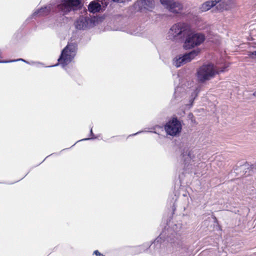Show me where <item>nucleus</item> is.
Returning a JSON list of instances; mask_svg holds the SVG:
<instances>
[{
	"mask_svg": "<svg viewBox=\"0 0 256 256\" xmlns=\"http://www.w3.org/2000/svg\"><path fill=\"white\" fill-rule=\"evenodd\" d=\"M228 64H225L222 66L218 64L208 63L200 66L197 72V78L200 82H204L214 78L216 74L226 72Z\"/></svg>",
	"mask_w": 256,
	"mask_h": 256,
	"instance_id": "nucleus-1",
	"label": "nucleus"
},
{
	"mask_svg": "<svg viewBox=\"0 0 256 256\" xmlns=\"http://www.w3.org/2000/svg\"><path fill=\"white\" fill-rule=\"evenodd\" d=\"M190 26L183 22H178L172 25L167 33L166 38L172 40H178L186 38L190 32Z\"/></svg>",
	"mask_w": 256,
	"mask_h": 256,
	"instance_id": "nucleus-2",
	"label": "nucleus"
},
{
	"mask_svg": "<svg viewBox=\"0 0 256 256\" xmlns=\"http://www.w3.org/2000/svg\"><path fill=\"white\" fill-rule=\"evenodd\" d=\"M205 39L203 34L194 32L190 28V32L185 38L183 47L186 50L198 47L204 43Z\"/></svg>",
	"mask_w": 256,
	"mask_h": 256,
	"instance_id": "nucleus-3",
	"label": "nucleus"
},
{
	"mask_svg": "<svg viewBox=\"0 0 256 256\" xmlns=\"http://www.w3.org/2000/svg\"><path fill=\"white\" fill-rule=\"evenodd\" d=\"M77 50L76 45L74 44H68L62 50L58 59V64L62 67L69 64L74 59Z\"/></svg>",
	"mask_w": 256,
	"mask_h": 256,
	"instance_id": "nucleus-4",
	"label": "nucleus"
},
{
	"mask_svg": "<svg viewBox=\"0 0 256 256\" xmlns=\"http://www.w3.org/2000/svg\"><path fill=\"white\" fill-rule=\"evenodd\" d=\"M81 6V0H61V3L58 5V10L64 14H66L72 10H75Z\"/></svg>",
	"mask_w": 256,
	"mask_h": 256,
	"instance_id": "nucleus-5",
	"label": "nucleus"
},
{
	"mask_svg": "<svg viewBox=\"0 0 256 256\" xmlns=\"http://www.w3.org/2000/svg\"><path fill=\"white\" fill-rule=\"evenodd\" d=\"M182 128L180 122L176 118L170 120L164 126L166 134L172 136L178 135L181 132Z\"/></svg>",
	"mask_w": 256,
	"mask_h": 256,
	"instance_id": "nucleus-6",
	"label": "nucleus"
},
{
	"mask_svg": "<svg viewBox=\"0 0 256 256\" xmlns=\"http://www.w3.org/2000/svg\"><path fill=\"white\" fill-rule=\"evenodd\" d=\"M161 4L169 11L175 14H182L184 6L182 3L174 0H160Z\"/></svg>",
	"mask_w": 256,
	"mask_h": 256,
	"instance_id": "nucleus-7",
	"label": "nucleus"
},
{
	"mask_svg": "<svg viewBox=\"0 0 256 256\" xmlns=\"http://www.w3.org/2000/svg\"><path fill=\"white\" fill-rule=\"evenodd\" d=\"M109 3V0H94L88 6V10L90 12L95 14L104 10Z\"/></svg>",
	"mask_w": 256,
	"mask_h": 256,
	"instance_id": "nucleus-8",
	"label": "nucleus"
},
{
	"mask_svg": "<svg viewBox=\"0 0 256 256\" xmlns=\"http://www.w3.org/2000/svg\"><path fill=\"white\" fill-rule=\"evenodd\" d=\"M216 8L220 11L230 10L236 6L234 0H218Z\"/></svg>",
	"mask_w": 256,
	"mask_h": 256,
	"instance_id": "nucleus-9",
	"label": "nucleus"
},
{
	"mask_svg": "<svg viewBox=\"0 0 256 256\" xmlns=\"http://www.w3.org/2000/svg\"><path fill=\"white\" fill-rule=\"evenodd\" d=\"M138 8L141 10H151L155 6L154 0H140L137 2Z\"/></svg>",
	"mask_w": 256,
	"mask_h": 256,
	"instance_id": "nucleus-10",
	"label": "nucleus"
},
{
	"mask_svg": "<svg viewBox=\"0 0 256 256\" xmlns=\"http://www.w3.org/2000/svg\"><path fill=\"white\" fill-rule=\"evenodd\" d=\"M90 20L88 18L80 16L75 22V26L78 30H83L87 28Z\"/></svg>",
	"mask_w": 256,
	"mask_h": 256,
	"instance_id": "nucleus-11",
	"label": "nucleus"
},
{
	"mask_svg": "<svg viewBox=\"0 0 256 256\" xmlns=\"http://www.w3.org/2000/svg\"><path fill=\"white\" fill-rule=\"evenodd\" d=\"M200 51L201 50L200 48H197L191 51L190 52L183 55L185 62H188L194 59L198 55L200 54Z\"/></svg>",
	"mask_w": 256,
	"mask_h": 256,
	"instance_id": "nucleus-12",
	"label": "nucleus"
},
{
	"mask_svg": "<svg viewBox=\"0 0 256 256\" xmlns=\"http://www.w3.org/2000/svg\"><path fill=\"white\" fill-rule=\"evenodd\" d=\"M218 4V0H211L204 2L200 6V9L201 12H206L210 10L212 7L216 6Z\"/></svg>",
	"mask_w": 256,
	"mask_h": 256,
	"instance_id": "nucleus-13",
	"label": "nucleus"
},
{
	"mask_svg": "<svg viewBox=\"0 0 256 256\" xmlns=\"http://www.w3.org/2000/svg\"><path fill=\"white\" fill-rule=\"evenodd\" d=\"M51 5H48L40 9L36 10L32 14L33 16H44L48 14L51 10Z\"/></svg>",
	"mask_w": 256,
	"mask_h": 256,
	"instance_id": "nucleus-14",
	"label": "nucleus"
},
{
	"mask_svg": "<svg viewBox=\"0 0 256 256\" xmlns=\"http://www.w3.org/2000/svg\"><path fill=\"white\" fill-rule=\"evenodd\" d=\"M185 64L186 63L185 62L183 56H180L178 58H176L174 61V64L177 68L180 67Z\"/></svg>",
	"mask_w": 256,
	"mask_h": 256,
	"instance_id": "nucleus-15",
	"label": "nucleus"
},
{
	"mask_svg": "<svg viewBox=\"0 0 256 256\" xmlns=\"http://www.w3.org/2000/svg\"><path fill=\"white\" fill-rule=\"evenodd\" d=\"M192 155V152H186V155L184 156H186V158H184V161L186 162V164L188 162L189 160L190 162L191 160L193 158L194 156Z\"/></svg>",
	"mask_w": 256,
	"mask_h": 256,
	"instance_id": "nucleus-16",
	"label": "nucleus"
},
{
	"mask_svg": "<svg viewBox=\"0 0 256 256\" xmlns=\"http://www.w3.org/2000/svg\"><path fill=\"white\" fill-rule=\"evenodd\" d=\"M248 56L250 58L256 61V50L252 52H249L248 54Z\"/></svg>",
	"mask_w": 256,
	"mask_h": 256,
	"instance_id": "nucleus-17",
	"label": "nucleus"
},
{
	"mask_svg": "<svg viewBox=\"0 0 256 256\" xmlns=\"http://www.w3.org/2000/svg\"><path fill=\"white\" fill-rule=\"evenodd\" d=\"M16 61H23L24 62H26L28 63L27 62H26L24 60L22 59V58H19V59H18V60H10V61H4V62H2L6 63V62H16Z\"/></svg>",
	"mask_w": 256,
	"mask_h": 256,
	"instance_id": "nucleus-18",
	"label": "nucleus"
},
{
	"mask_svg": "<svg viewBox=\"0 0 256 256\" xmlns=\"http://www.w3.org/2000/svg\"><path fill=\"white\" fill-rule=\"evenodd\" d=\"M163 234H161L156 239V240L154 242V244H156L159 242V240L161 239L162 238Z\"/></svg>",
	"mask_w": 256,
	"mask_h": 256,
	"instance_id": "nucleus-19",
	"label": "nucleus"
},
{
	"mask_svg": "<svg viewBox=\"0 0 256 256\" xmlns=\"http://www.w3.org/2000/svg\"><path fill=\"white\" fill-rule=\"evenodd\" d=\"M94 254H95L96 255V256H104V255H102V254H101L98 250H95L94 252Z\"/></svg>",
	"mask_w": 256,
	"mask_h": 256,
	"instance_id": "nucleus-20",
	"label": "nucleus"
},
{
	"mask_svg": "<svg viewBox=\"0 0 256 256\" xmlns=\"http://www.w3.org/2000/svg\"><path fill=\"white\" fill-rule=\"evenodd\" d=\"M196 94H195V96H196L197 95V94L199 92V90H198V88H196Z\"/></svg>",
	"mask_w": 256,
	"mask_h": 256,
	"instance_id": "nucleus-21",
	"label": "nucleus"
},
{
	"mask_svg": "<svg viewBox=\"0 0 256 256\" xmlns=\"http://www.w3.org/2000/svg\"><path fill=\"white\" fill-rule=\"evenodd\" d=\"M253 95H254V96H256V90L254 92Z\"/></svg>",
	"mask_w": 256,
	"mask_h": 256,
	"instance_id": "nucleus-22",
	"label": "nucleus"
},
{
	"mask_svg": "<svg viewBox=\"0 0 256 256\" xmlns=\"http://www.w3.org/2000/svg\"><path fill=\"white\" fill-rule=\"evenodd\" d=\"M90 133H91L92 134V129H91V130H90Z\"/></svg>",
	"mask_w": 256,
	"mask_h": 256,
	"instance_id": "nucleus-23",
	"label": "nucleus"
},
{
	"mask_svg": "<svg viewBox=\"0 0 256 256\" xmlns=\"http://www.w3.org/2000/svg\"><path fill=\"white\" fill-rule=\"evenodd\" d=\"M89 140V138H84L82 140Z\"/></svg>",
	"mask_w": 256,
	"mask_h": 256,
	"instance_id": "nucleus-24",
	"label": "nucleus"
},
{
	"mask_svg": "<svg viewBox=\"0 0 256 256\" xmlns=\"http://www.w3.org/2000/svg\"><path fill=\"white\" fill-rule=\"evenodd\" d=\"M138 132H137L136 134H134V135H136L137 134H138Z\"/></svg>",
	"mask_w": 256,
	"mask_h": 256,
	"instance_id": "nucleus-25",
	"label": "nucleus"
}]
</instances>
